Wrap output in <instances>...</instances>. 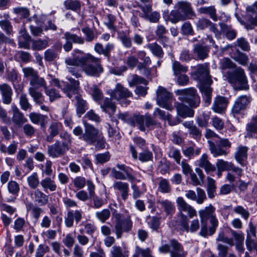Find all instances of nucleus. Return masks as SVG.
Wrapping results in <instances>:
<instances>
[{"mask_svg":"<svg viewBox=\"0 0 257 257\" xmlns=\"http://www.w3.org/2000/svg\"><path fill=\"white\" fill-rule=\"evenodd\" d=\"M118 118L126 122L130 125L135 126L137 124L139 129L142 132L147 130H151L154 126L161 127V123L156 121L150 114L134 115L130 116L127 113H119Z\"/></svg>","mask_w":257,"mask_h":257,"instance_id":"1","label":"nucleus"},{"mask_svg":"<svg viewBox=\"0 0 257 257\" xmlns=\"http://www.w3.org/2000/svg\"><path fill=\"white\" fill-rule=\"evenodd\" d=\"M196 74L200 81V91L204 98L205 103L208 105L210 103L211 100L212 89L210 87V85L212 81L209 74L207 64H203L199 65Z\"/></svg>","mask_w":257,"mask_h":257,"instance_id":"2","label":"nucleus"},{"mask_svg":"<svg viewBox=\"0 0 257 257\" xmlns=\"http://www.w3.org/2000/svg\"><path fill=\"white\" fill-rule=\"evenodd\" d=\"M179 100L188 104L192 108H196L200 102L197 90L193 87L178 89L175 91Z\"/></svg>","mask_w":257,"mask_h":257,"instance_id":"3","label":"nucleus"},{"mask_svg":"<svg viewBox=\"0 0 257 257\" xmlns=\"http://www.w3.org/2000/svg\"><path fill=\"white\" fill-rule=\"evenodd\" d=\"M176 203L179 211L178 216L180 218V223L182 228L188 229V218L187 215H184L183 212H187L188 216L192 218L196 216V211L190 205L188 204L184 198L179 197L176 199Z\"/></svg>","mask_w":257,"mask_h":257,"instance_id":"4","label":"nucleus"},{"mask_svg":"<svg viewBox=\"0 0 257 257\" xmlns=\"http://www.w3.org/2000/svg\"><path fill=\"white\" fill-rule=\"evenodd\" d=\"M226 77L230 83L238 85L239 89L247 90L249 88L244 71L241 67H236L233 72H228Z\"/></svg>","mask_w":257,"mask_h":257,"instance_id":"5","label":"nucleus"},{"mask_svg":"<svg viewBox=\"0 0 257 257\" xmlns=\"http://www.w3.org/2000/svg\"><path fill=\"white\" fill-rule=\"evenodd\" d=\"M159 250L164 253L169 252L171 257H185L186 254L182 246L175 239H171L169 244L162 245Z\"/></svg>","mask_w":257,"mask_h":257,"instance_id":"6","label":"nucleus"},{"mask_svg":"<svg viewBox=\"0 0 257 257\" xmlns=\"http://www.w3.org/2000/svg\"><path fill=\"white\" fill-rule=\"evenodd\" d=\"M156 93L157 104L163 108L172 110L173 109L172 94L162 86L158 87Z\"/></svg>","mask_w":257,"mask_h":257,"instance_id":"7","label":"nucleus"},{"mask_svg":"<svg viewBox=\"0 0 257 257\" xmlns=\"http://www.w3.org/2000/svg\"><path fill=\"white\" fill-rule=\"evenodd\" d=\"M116 166L119 170L114 168L111 169V176L112 177L117 180H127L131 182H133L136 180L131 168L122 164H117Z\"/></svg>","mask_w":257,"mask_h":257,"instance_id":"8","label":"nucleus"},{"mask_svg":"<svg viewBox=\"0 0 257 257\" xmlns=\"http://www.w3.org/2000/svg\"><path fill=\"white\" fill-rule=\"evenodd\" d=\"M94 58L97 60L93 61L88 59L83 63L82 69L87 75L98 77L102 73L103 69L100 64V59L95 57Z\"/></svg>","mask_w":257,"mask_h":257,"instance_id":"9","label":"nucleus"},{"mask_svg":"<svg viewBox=\"0 0 257 257\" xmlns=\"http://www.w3.org/2000/svg\"><path fill=\"white\" fill-rule=\"evenodd\" d=\"M116 222L115 224V232L117 238L121 237L123 231H130L133 226V222L130 217L126 218H121L120 214H116L115 216Z\"/></svg>","mask_w":257,"mask_h":257,"instance_id":"10","label":"nucleus"},{"mask_svg":"<svg viewBox=\"0 0 257 257\" xmlns=\"http://www.w3.org/2000/svg\"><path fill=\"white\" fill-rule=\"evenodd\" d=\"M68 149V144L66 141H57L48 147L47 152L49 156L55 158L64 155Z\"/></svg>","mask_w":257,"mask_h":257,"instance_id":"11","label":"nucleus"},{"mask_svg":"<svg viewBox=\"0 0 257 257\" xmlns=\"http://www.w3.org/2000/svg\"><path fill=\"white\" fill-rule=\"evenodd\" d=\"M84 133L82 136V140L89 145H93L96 139L99 136L100 132L99 130L91 124L87 123H84Z\"/></svg>","mask_w":257,"mask_h":257,"instance_id":"12","label":"nucleus"},{"mask_svg":"<svg viewBox=\"0 0 257 257\" xmlns=\"http://www.w3.org/2000/svg\"><path fill=\"white\" fill-rule=\"evenodd\" d=\"M63 38L66 40L63 45V49L66 52H69L72 49V42L78 44H83L85 41L84 38L81 36L68 32L64 33Z\"/></svg>","mask_w":257,"mask_h":257,"instance_id":"13","label":"nucleus"},{"mask_svg":"<svg viewBox=\"0 0 257 257\" xmlns=\"http://www.w3.org/2000/svg\"><path fill=\"white\" fill-rule=\"evenodd\" d=\"M108 92L112 98L117 100L127 98L132 95V93L120 83H117L114 89L109 90Z\"/></svg>","mask_w":257,"mask_h":257,"instance_id":"14","label":"nucleus"},{"mask_svg":"<svg viewBox=\"0 0 257 257\" xmlns=\"http://www.w3.org/2000/svg\"><path fill=\"white\" fill-rule=\"evenodd\" d=\"M90 59L93 61L97 60L94 58V56L90 54H87L82 57H79L77 55L73 56L72 57H67L65 60V63L67 66H75L77 67L80 65L81 66L83 63H84L87 60Z\"/></svg>","mask_w":257,"mask_h":257,"instance_id":"15","label":"nucleus"},{"mask_svg":"<svg viewBox=\"0 0 257 257\" xmlns=\"http://www.w3.org/2000/svg\"><path fill=\"white\" fill-rule=\"evenodd\" d=\"M83 212L82 210H70L67 213L64 222L67 227L73 226L74 221L78 224L82 219Z\"/></svg>","mask_w":257,"mask_h":257,"instance_id":"16","label":"nucleus"},{"mask_svg":"<svg viewBox=\"0 0 257 257\" xmlns=\"http://www.w3.org/2000/svg\"><path fill=\"white\" fill-rule=\"evenodd\" d=\"M30 86L28 88L29 94L31 96V94L34 92H41L38 90V88H43L44 89L47 87V82L43 77H40L36 75L33 78H31L30 81Z\"/></svg>","mask_w":257,"mask_h":257,"instance_id":"17","label":"nucleus"},{"mask_svg":"<svg viewBox=\"0 0 257 257\" xmlns=\"http://www.w3.org/2000/svg\"><path fill=\"white\" fill-rule=\"evenodd\" d=\"M250 99L246 95L238 97L235 100L232 108V112L233 114H238L241 111L244 110L246 106L249 103Z\"/></svg>","mask_w":257,"mask_h":257,"instance_id":"18","label":"nucleus"},{"mask_svg":"<svg viewBox=\"0 0 257 257\" xmlns=\"http://www.w3.org/2000/svg\"><path fill=\"white\" fill-rule=\"evenodd\" d=\"M175 8L178 9L184 16H186L187 19H191L192 17L195 16L190 3L187 1L178 2L175 5Z\"/></svg>","mask_w":257,"mask_h":257,"instance_id":"19","label":"nucleus"},{"mask_svg":"<svg viewBox=\"0 0 257 257\" xmlns=\"http://www.w3.org/2000/svg\"><path fill=\"white\" fill-rule=\"evenodd\" d=\"M248 148L245 146H240L237 147L234 154V158L241 166H245L247 158Z\"/></svg>","mask_w":257,"mask_h":257,"instance_id":"20","label":"nucleus"},{"mask_svg":"<svg viewBox=\"0 0 257 257\" xmlns=\"http://www.w3.org/2000/svg\"><path fill=\"white\" fill-rule=\"evenodd\" d=\"M11 107L13 111L12 120L14 123L18 126H21L27 121V119L15 104H12Z\"/></svg>","mask_w":257,"mask_h":257,"instance_id":"21","label":"nucleus"},{"mask_svg":"<svg viewBox=\"0 0 257 257\" xmlns=\"http://www.w3.org/2000/svg\"><path fill=\"white\" fill-rule=\"evenodd\" d=\"M157 203L159 204L166 215L172 216L176 211V207L174 202L168 199L157 200Z\"/></svg>","mask_w":257,"mask_h":257,"instance_id":"22","label":"nucleus"},{"mask_svg":"<svg viewBox=\"0 0 257 257\" xmlns=\"http://www.w3.org/2000/svg\"><path fill=\"white\" fill-rule=\"evenodd\" d=\"M0 92L2 95V100L4 103L9 104L12 102L13 91L11 87L7 84L0 85Z\"/></svg>","mask_w":257,"mask_h":257,"instance_id":"23","label":"nucleus"},{"mask_svg":"<svg viewBox=\"0 0 257 257\" xmlns=\"http://www.w3.org/2000/svg\"><path fill=\"white\" fill-rule=\"evenodd\" d=\"M227 104L228 101L225 97L218 96L215 98L212 109L216 112L220 113L226 108Z\"/></svg>","mask_w":257,"mask_h":257,"instance_id":"24","label":"nucleus"},{"mask_svg":"<svg viewBox=\"0 0 257 257\" xmlns=\"http://www.w3.org/2000/svg\"><path fill=\"white\" fill-rule=\"evenodd\" d=\"M175 105L179 115L182 117H192L194 111L182 102H176Z\"/></svg>","mask_w":257,"mask_h":257,"instance_id":"25","label":"nucleus"},{"mask_svg":"<svg viewBox=\"0 0 257 257\" xmlns=\"http://www.w3.org/2000/svg\"><path fill=\"white\" fill-rule=\"evenodd\" d=\"M113 187L115 190L120 192L121 197L123 200H126L128 196L129 185L127 183L121 181L114 182Z\"/></svg>","mask_w":257,"mask_h":257,"instance_id":"26","label":"nucleus"},{"mask_svg":"<svg viewBox=\"0 0 257 257\" xmlns=\"http://www.w3.org/2000/svg\"><path fill=\"white\" fill-rule=\"evenodd\" d=\"M29 118L32 123L37 124L40 123L41 127L44 128L47 123L48 117L41 113L32 112L29 114Z\"/></svg>","mask_w":257,"mask_h":257,"instance_id":"27","label":"nucleus"},{"mask_svg":"<svg viewBox=\"0 0 257 257\" xmlns=\"http://www.w3.org/2000/svg\"><path fill=\"white\" fill-rule=\"evenodd\" d=\"M31 97L32 98L35 104L40 106L42 110L48 112L49 111L48 106L44 104L45 97L42 92H34L31 94Z\"/></svg>","mask_w":257,"mask_h":257,"instance_id":"28","label":"nucleus"},{"mask_svg":"<svg viewBox=\"0 0 257 257\" xmlns=\"http://www.w3.org/2000/svg\"><path fill=\"white\" fill-rule=\"evenodd\" d=\"M183 125L188 129L189 134L192 135L194 139L197 140L200 138L201 131L194 124L193 121H185L183 123Z\"/></svg>","mask_w":257,"mask_h":257,"instance_id":"29","label":"nucleus"},{"mask_svg":"<svg viewBox=\"0 0 257 257\" xmlns=\"http://www.w3.org/2000/svg\"><path fill=\"white\" fill-rule=\"evenodd\" d=\"M219 26L221 32L227 39L233 40L236 37V31L231 26L221 23L219 24Z\"/></svg>","mask_w":257,"mask_h":257,"instance_id":"30","label":"nucleus"},{"mask_svg":"<svg viewBox=\"0 0 257 257\" xmlns=\"http://www.w3.org/2000/svg\"><path fill=\"white\" fill-rule=\"evenodd\" d=\"M100 107L103 111L107 113L111 116L116 111V105L112 100L108 98H105L103 103L100 104Z\"/></svg>","mask_w":257,"mask_h":257,"instance_id":"31","label":"nucleus"},{"mask_svg":"<svg viewBox=\"0 0 257 257\" xmlns=\"http://www.w3.org/2000/svg\"><path fill=\"white\" fill-rule=\"evenodd\" d=\"M215 207L211 204L205 207L204 209L200 210L199 211V214L202 222H206L208 219L215 215Z\"/></svg>","mask_w":257,"mask_h":257,"instance_id":"32","label":"nucleus"},{"mask_svg":"<svg viewBox=\"0 0 257 257\" xmlns=\"http://www.w3.org/2000/svg\"><path fill=\"white\" fill-rule=\"evenodd\" d=\"M208 143L209 144V150L213 157H217L220 156H225L227 155V152L226 150L217 144L216 145L214 143L210 141H208Z\"/></svg>","mask_w":257,"mask_h":257,"instance_id":"33","label":"nucleus"},{"mask_svg":"<svg viewBox=\"0 0 257 257\" xmlns=\"http://www.w3.org/2000/svg\"><path fill=\"white\" fill-rule=\"evenodd\" d=\"M197 29L204 30L207 28H209L211 31L215 32L217 30L215 25L213 24L209 20L202 18L199 19L196 23Z\"/></svg>","mask_w":257,"mask_h":257,"instance_id":"34","label":"nucleus"},{"mask_svg":"<svg viewBox=\"0 0 257 257\" xmlns=\"http://www.w3.org/2000/svg\"><path fill=\"white\" fill-rule=\"evenodd\" d=\"M31 194L34 195V201L41 205H44L48 202V196L39 189L32 192Z\"/></svg>","mask_w":257,"mask_h":257,"instance_id":"35","label":"nucleus"},{"mask_svg":"<svg viewBox=\"0 0 257 257\" xmlns=\"http://www.w3.org/2000/svg\"><path fill=\"white\" fill-rule=\"evenodd\" d=\"M210 50V47L203 46L200 44L195 45L194 52L197 55L198 58L203 60L208 57V54Z\"/></svg>","mask_w":257,"mask_h":257,"instance_id":"36","label":"nucleus"},{"mask_svg":"<svg viewBox=\"0 0 257 257\" xmlns=\"http://www.w3.org/2000/svg\"><path fill=\"white\" fill-rule=\"evenodd\" d=\"M199 166L204 168L207 173L215 170V166L209 162L208 160V156L206 154L202 155L199 161Z\"/></svg>","mask_w":257,"mask_h":257,"instance_id":"37","label":"nucleus"},{"mask_svg":"<svg viewBox=\"0 0 257 257\" xmlns=\"http://www.w3.org/2000/svg\"><path fill=\"white\" fill-rule=\"evenodd\" d=\"M75 98L76 100V105L77 113L79 115V116L80 117L88 109L87 103L86 101L82 99L81 96L78 94L75 95Z\"/></svg>","mask_w":257,"mask_h":257,"instance_id":"38","label":"nucleus"},{"mask_svg":"<svg viewBox=\"0 0 257 257\" xmlns=\"http://www.w3.org/2000/svg\"><path fill=\"white\" fill-rule=\"evenodd\" d=\"M40 184L45 191L49 190L50 191H55L57 189V185L55 182L50 177H46L42 179Z\"/></svg>","mask_w":257,"mask_h":257,"instance_id":"39","label":"nucleus"},{"mask_svg":"<svg viewBox=\"0 0 257 257\" xmlns=\"http://www.w3.org/2000/svg\"><path fill=\"white\" fill-rule=\"evenodd\" d=\"M254 7L257 9V1L254 3L253 7H249L246 8L247 19L251 24L257 26V14L254 10Z\"/></svg>","mask_w":257,"mask_h":257,"instance_id":"40","label":"nucleus"},{"mask_svg":"<svg viewBox=\"0 0 257 257\" xmlns=\"http://www.w3.org/2000/svg\"><path fill=\"white\" fill-rule=\"evenodd\" d=\"M186 16H184L178 9L171 11L169 16V21L173 24H176L179 21H183L187 20Z\"/></svg>","mask_w":257,"mask_h":257,"instance_id":"41","label":"nucleus"},{"mask_svg":"<svg viewBox=\"0 0 257 257\" xmlns=\"http://www.w3.org/2000/svg\"><path fill=\"white\" fill-rule=\"evenodd\" d=\"M247 133L245 137L250 138L252 134H257V114L253 116L249 123L246 125Z\"/></svg>","mask_w":257,"mask_h":257,"instance_id":"42","label":"nucleus"},{"mask_svg":"<svg viewBox=\"0 0 257 257\" xmlns=\"http://www.w3.org/2000/svg\"><path fill=\"white\" fill-rule=\"evenodd\" d=\"M27 182L29 187L33 189H36L40 184L38 175L36 172H33L28 176Z\"/></svg>","mask_w":257,"mask_h":257,"instance_id":"43","label":"nucleus"},{"mask_svg":"<svg viewBox=\"0 0 257 257\" xmlns=\"http://www.w3.org/2000/svg\"><path fill=\"white\" fill-rule=\"evenodd\" d=\"M32 49L35 51H40L44 49L48 46V42L47 40H32Z\"/></svg>","mask_w":257,"mask_h":257,"instance_id":"44","label":"nucleus"},{"mask_svg":"<svg viewBox=\"0 0 257 257\" xmlns=\"http://www.w3.org/2000/svg\"><path fill=\"white\" fill-rule=\"evenodd\" d=\"M147 48L151 51L154 55L159 58H162L163 57V51L161 47L157 43H149L147 45Z\"/></svg>","mask_w":257,"mask_h":257,"instance_id":"45","label":"nucleus"},{"mask_svg":"<svg viewBox=\"0 0 257 257\" xmlns=\"http://www.w3.org/2000/svg\"><path fill=\"white\" fill-rule=\"evenodd\" d=\"M64 6L67 10L77 11L80 10L81 4L79 0H66L64 2Z\"/></svg>","mask_w":257,"mask_h":257,"instance_id":"46","label":"nucleus"},{"mask_svg":"<svg viewBox=\"0 0 257 257\" xmlns=\"http://www.w3.org/2000/svg\"><path fill=\"white\" fill-rule=\"evenodd\" d=\"M199 12L201 14H208L210 18L214 21H217L218 20L216 14V10L213 6L200 8L199 10Z\"/></svg>","mask_w":257,"mask_h":257,"instance_id":"47","label":"nucleus"},{"mask_svg":"<svg viewBox=\"0 0 257 257\" xmlns=\"http://www.w3.org/2000/svg\"><path fill=\"white\" fill-rule=\"evenodd\" d=\"M45 94L49 97V101L52 102L61 97L59 92L55 88H49L48 86L45 89Z\"/></svg>","mask_w":257,"mask_h":257,"instance_id":"48","label":"nucleus"},{"mask_svg":"<svg viewBox=\"0 0 257 257\" xmlns=\"http://www.w3.org/2000/svg\"><path fill=\"white\" fill-rule=\"evenodd\" d=\"M172 68L174 75L176 76L180 75L182 73L186 72L188 68L187 67L182 65L178 61H174L172 65Z\"/></svg>","mask_w":257,"mask_h":257,"instance_id":"49","label":"nucleus"},{"mask_svg":"<svg viewBox=\"0 0 257 257\" xmlns=\"http://www.w3.org/2000/svg\"><path fill=\"white\" fill-rule=\"evenodd\" d=\"M111 253L112 257H128V251L124 249L123 250L120 247L113 246L112 247Z\"/></svg>","mask_w":257,"mask_h":257,"instance_id":"50","label":"nucleus"},{"mask_svg":"<svg viewBox=\"0 0 257 257\" xmlns=\"http://www.w3.org/2000/svg\"><path fill=\"white\" fill-rule=\"evenodd\" d=\"M168 154L169 157L173 158L178 164H180L182 156L178 149L170 147L168 152Z\"/></svg>","mask_w":257,"mask_h":257,"instance_id":"51","label":"nucleus"},{"mask_svg":"<svg viewBox=\"0 0 257 257\" xmlns=\"http://www.w3.org/2000/svg\"><path fill=\"white\" fill-rule=\"evenodd\" d=\"M158 189L163 193H169L171 191L169 181L166 179L161 178L158 183Z\"/></svg>","mask_w":257,"mask_h":257,"instance_id":"52","label":"nucleus"},{"mask_svg":"<svg viewBox=\"0 0 257 257\" xmlns=\"http://www.w3.org/2000/svg\"><path fill=\"white\" fill-rule=\"evenodd\" d=\"M19 104L21 108L25 111L31 109L32 108V105L29 103L28 98L25 93H22L20 95Z\"/></svg>","mask_w":257,"mask_h":257,"instance_id":"53","label":"nucleus"},{"mask_svg":"<svg viewBox=\"0 0 257 257\" xmlns=\"http://www.w3.org/2000/svg\"><path fill=\"white\" fill-rule=\"evenodd\" d=\"M27 209L28 211H31L33 217L38 220L41 214L43 212V210L36 206H35L33 203H30L26 204Z\"/></svg>","mask_w":257,"mask_h":257,"instance_id":"54","label":"nucleus"},{"mask_svg":"<svg viewBox=\"0 0 257 257\" xmlns=\"http://www.w3.org/2000/svg\"><path fill=\"white\" fill-rule=\"evenodd\" d=\"M235 67V64L228 58H223L220 61L219 68L222 70Z\"/></svg>","mask_w":257,"mask_h":257,"instance_id":"55","label":"nucleus"},{"mask_svg":"<svg viewBox=\"0 0 257 257\" xmlns=\"http://www.w3.org/2000/svg\"><path fill=\"white\" fill-rule=\"evenodd\" d=\"M9 192L13 196H17L20 191L19 184L15 181H10L7 185Z\"/></svg>","mask_w":257,"mask_h":257,"instance_id":"56","label":"nucleus"},{"mask_svg":"<svg viewBox=\"0 0 257 257\" xmlns=\"http://www.w3.org/2000/svg\"><path fill=\"white\" fill-rule=\"evenodd\" d=\"M110 216V211L108 209H104L95 213L96 217L102 223L105 222Z\"/></svg>","mask_w":257,"mask_h":257,"instance_id":"57","label":"nucleus"},{"mask_svg":"<svg viewBox=\"0 0 257 257\" xmlns=\"http://www.w3.org/2000/svg\"><path fill=\"white\" fill-rule=\"evenodd\" d=\"M233 58L234 60L243 66L246 65L248 61V56L245 54L239 51L237 52Z\"/></svg>","mask_w":257,"mask_h":257,"instance_id":"58","label":"nucleus"},{"mask_svg":"<svg viewBox=\"0 0 257 257\" xmlns=\"http://www.w3.org/2000/svg\"><path fill=\"white\" fill-rule=\"evenodd\" d=\"M183 153L185 156L191 158L194 156L199 154L200 150L199 148L195 149L193 147L190 146L184 149Z\"/></svg>","mask_w":257,"mask_h":257,"instance_id":"59","label":"nucleus"},{"mask_svg":"<svg viewBox=\"0 0 257 257\" xmlns=\"http://www.w3.org/2000/svg\"><path fill=\"white\" fill-rule=\"evenodd\" d=\"M14 13L20 17L21 18L25 19L30 16L29 10L25 7H17L13 9Z\"/></svg>","mask_w":257,"mask_h":257,"instance_id":"60","label":"nucleus"},{"mask_svg":"<svg viewBox=\"0 0 257 257\" xmlns=\"http://www.w3.org/2000/svg\"><path fill=\"white\" fill-rule=\"evenodd\" d=\"M217 241H221L224 242L230 246L234 245L233 239L231 238H228L225 234L224 231H220L216 239Z\"/></svg>","mask_w":257,"mask_h":257,"instance_id":"61","label":"nucleus"},{"mask_svg":"<svg viewBox=\"0 0 257 257\" xmlns=\"http://www.w3.org/2000/svg\"><path fill=\"white\" fill-rule=\"evenodd\" d=\"M0 26L8 35L13 34V27L9 20H3L0 21Z\"/></svg>","mask_w":257,"mask_h":257,"instance_id":"62","label":"nucleus"},{"mask_svg":"<svg viewBox=\"0 0 257 257\" xmlns=\"http://www.w3.org/2000/svg\"><path fill=\"white\" fill-rule=\"evenodd\" d=\"M231 163L219 159L216 163V166L218 170L229 171Z\"/></svg>","mask_w":257,"mask_h":257,"instance_id":"63","label":"nucleus"},{"mask_svg":"<svg viewBox=\"0 0 257 257\" xmlns=\"http://www.w3.org/2000/svg\"><path fill=\"white\" fill-rule=\"evenodd\" d=\"M209 116L203 113L197 118L196 123L201 127H206L208 126Z\"/></svg>","mask_w":257,"mask_h":257,"instance_id":"64","label":"nucleus"}]
</instances>
